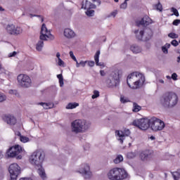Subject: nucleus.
<instances>
[{"label": "nucleus", "mask_w": 180, "mask_h": 180, "mask_svg": "<svg viewBox=\"0 0 180 180\" xmlns=\"http://www.w3.org/2000/svg\"><path fill=\"white\" fill-rule=\"evenodd\" d=\"M17 79L20 86L22 88H29L32 85V79L26 75H19Z\"/></svg>", "instance_id": "10"}, {"label": "nucleus", "mask_w": 180, "mask_h": 180, "mask_svg": "<svg viewBox=\"0 0 180 180\" xmlns=\"http://www.w3.org/2000/svg\"><path fill=\"white\" fill-rule=\"evenodd\" d=\"M17 54H18V52H16V51L11 52V53H8V58H11L12 57H16Z\"/></svg>", "instance_id": "38"}, {"label": "nucleus", "mask_w": 180, "mask_h": 180, "mask_svg": "<svg viewBox=\"0 0 180 180\" xmlns=\"http://www.w3.org/2000/svg\"><path fill=\"white\" fill-rule=\"evenodd\" d=\"M151 22V18L148 15H145L141 20L136 21V23L137 26H148Z\"/></svg>", "instance_id": "18"}, {"label": "nucleus", "mask_w": 180, "mask_h": 180, "mask_svg": "<svg viewBox=\"0 0 180 180\" xmlns=\"http://www.w3.org/2000/svg\"><path fill=\"white\" fill-rule=\"evenodd\" d=\"M8 172L10 174V180H18V176L20 174V167L18 163H13L9 166Z\"/></svg>", "instance_id": "9"}, {"label": "nucleus", "mask_w": 180, "mask_h": 180, "mask_svg": "<svg viewBox=\"0 0 180 180\" xmlns=\"http://www.w3.org/2000/svg\"><path fill=\"white\" fill-rule=\"evenodd\" d=\"M93 94H94L91 96L92 99H96V98H99V91L94 90Z\"/></svg>", "instance_id": "32"}, {"label": "nucleus", "mask_w": 180, "mask_h": 180, "mask_svg": "<svg viewBox=\"0 0 180 180\" xmlns=\"http://www.w3.org/2000/svg\"><path fill=\"white\" fill-rule=\"evenodd\" d=\"M72 131L78 134V133H85L91 124L85 120H75L71 123Z\"/></svg>", "instance_id": "4"}, {"label": "nucleus", "mask_w": 180, "mask_h": 180, "mask_svg": "<svg viewBox=\"0 0 180 180\" xmlns=\"http://www.w3.org/2000/svg\"><path fill=\"white\" fill-rule=\"evenodd\" d=\"M89 67H94L95 62L94 60L87 61Z\"/></svg>", "instance_id": "46"}, {"label": "nucleus", "mask_w": 180, "mask_h": 180, "mask_svg": "<svg viewBox=\"0 0 180 180\" xmlns=\"http://www.w3.org/2000/svg\"><path fill=\"white\" fill-rule=\"evenodd\" d=\"M57 78L58 79H59V84H60V86H64V77H63V75L62 74H59L57 75Z\"/></svg>", "instance_id": "30"}, {"label": "nucleus", "mask_w": 180, "mask_h": 180, "mask_svg": "<svg viewBox=\"0 0 180 180\" xmlns=\"http://www.w3.org/2000/svg\"><path fill=\"white\" fill-rule=\"evenodd\" d=\"M167 79H172V77L169 75L166 76Z\"/></svg>", "instance_id": "61"}, {"label": "nucleus", "mask_w": 180, "mask_h": 180, "mask_svg": "<svg viewBox=\"0 0 180 180\" xmlns=\"http://www.w3.org/2000/svg\"><path fill=\"white\" fill-rule=\"evenodd\" d=\"M144 82H146V77L138 72L129 74L127 78V84L131 89H139L140 85H143Z\"/></svg>", "instance_id": "3"}, {"label": "nucleus", "mask_w": 180, "mask_h": 180, "mask_svg": "<svg viewBox=\"0 0 180 180\" xmlns=\"http://www.w3.org/2000/svg\"><path fill=\"white\" fill-rule=\"evenodd\" d=\"M178 95L172 91L165 93L160 99V105L165 109H172L178 104Z\"/></svg>", "instance_id": "2"}, {"label": "nucleus", "mask_w": 180, "mask_h": 180, "mask_svg": "<svg viewBox=\"0 0 180 180\" xmlns=\"http://www.w3.org/2000/svg\"><path fill=\"white\" fill-rule=\"evenodd\" d=\"M94 13H95V11H94V10L89 9L86 11V15L87 16H94Z\"/></svg>", "instance_id": "34"}, {"label": "nucleus", "mask_w": 180, "mask_h": 180, "mask_svg": "<svg viewBox=\"0 0 180 180\" xmlns=\"http://www.w3.org/2000/svg\"><path fill=\"white\" fill-rule=\"evenodd\" d=\"M122 161H123V156L122 155H118L114 160V163L120 164V162H122Z\"/></svg>", "instance_id": "31"}, {"label": "nucleus", "mask_w": 180, "mask_h": 180, "mask_svg": "<svg viewBox=\"0 0 180 180\" xmlns=\"http://www.w3.org/2000/svg\"><path fill=\"white\" fill-rule=\"evenodd\" d=\"M39 105L43 106L44 109H50V107H49V104H47V103L41 102L39 103Z\"/></svg>", "instance_id": "37"}, {"label": "nucleus", "mask_w": 180, "mask_h": 180, "mask_svg": "<svg viewBox=\"0 0 180 180\" xmlns=\"http://www.w3.org/2000/svg\"><path fill=\"white\" fill-rule=\"evenodd\" d=\"M168 37H170V39H178L179 36L177 34L172 32L168 34Z\"/></svg>", "instance_id": "35"}, {"label": "nucleus", "mask_w": 180, "mask_h": 180, "mask_svg": "<svg viewBox=\"0 0 180 180\" xmlns=\"http://www.w3.org/2000/svg\"><path fill=\"white\" fill-rule=\"evenodd\" d=\"M86 63H88V61H84V60H81L80 62H79V64H80V65H82V67H85V65H86Z\"/></svg>", "instance_id": "47"}, {"label": "nucleus", "mask_w": 180, "mask_h": 180, "mask_svg": "<svg viewBox=\"0 0 180 180\" xmlns=\"http://www.w3.org/2000/svg\"><path fill=\"white\" fill-rule=\"evenodd\" d=\"M3 120L6 122L7 124H10V126H15V124H16L18 122V120H16V117L11 115H4Z\"/></svg>", "instance_id": "17"}, {"label": "nucleus", "mask_w": 180, "mask_h": 180, "mask_svg": "<svg viewBox=\"0 0 180 180\" xmlns=\"http://www.w3.org/2000/svg\"><path fill=\"white\" fill-rule=\"evenodd\" d=\"M116 15H117V11H115L110 13V16H113V18H115Z\"/></svg>", "instance_id": "52"}, {"label": "nucleus", "mask_w": 180, "mask_h": 180, "mask_svg": "<svg viewBox=\"0 0 180 180\" xmlns=\"http://www.w3.org/2000/svg\"><path fill=\"white\" fill-rule=\"evenodd\" d=\"M162 51H163L165 54H168V49L167 48V46H162Z\"/></svg>", "instance_id": "45"}, {"label": "nucleus", "mask_w": 180, "mask_h": 180, "mask_svg": "<svg viewBox=\"0 0 180 180\" xmlns=\"http://www.w3.org/2000/svg\"><path fill=\"white\" fill-rule=\"evenodd\" d=\"M130 129H124L122 131H115V134L119 136L118 141H120L121 144H123V141H124L126 137H129V136H130Z\"/></svg>", "instance_id": "15"}, {"label": "nucleus", "mask_w": 180, "mask_h": 180, "mask_svg": "<svg viewBox=\"0 0 180 180\" xmlns=\"http://www.w3.org/2000/svg\"><path fill=\"white\" fill-rule=\"evenodd\" d=\"M171 174L174 180L180 179V169H177L176 172H171Z\"/></svg>", "instance_id": "26"}, {"label": "nucleus", "mask_w": 180, "mask_h": 180, "mask_svg": "<svg viewBox=\"0 0 180 180\" xmlns=\"http://www.w3.org/2000/svg\"><path fill=\"white\" fill-rule=\"evenodd\" d=\"M60 52H58V53H56V57H57L58 60H60Z\"/></svg>", "instance_id": "58"}, {"label": "nucleus", "mask_w": 180, "mask_h": 180, "mask_svg": "<svg viewBox=\"0 0 180 180\" xmlns=\"http://www.w3.org/2000/svg\"><path fill=\"white\" fill-rule=\"evenodd\" d=\"M6 30L8 34H11L13 36H19V34H22L23 30L20 27H15L13 24H8L6 27Z\"/></svg>", "instance_id": "11"}, {"label": "nucleus", "mask_w": 180, "mask_h": 180, "mask_svg": "<svg viewBox=\"0 0 180 180\" xmlns=\"http://www.w3.org/2000/svg\"><path fill=\"white\" fill-rule=\"evenodd\" d=\"M46 104L48 105L49 108H50V109H51L52 108H54V104L51 103H46Z\"/></svg>", "instance_id": "54"}, {"label": "nucleus", "mask_w": 180, "mask_h": 180, "mask_svg": "<svg viewBox=\"0 0 180 180\" xmlns=\"http://www.w3.org/2000/svg\"><path fill=\"white\" fill-rule=\"evenodd\" d=\"M9 94L11 95H16V94H18V91L16 90H9Z\"/></svg>", "instance_id": "49"}, {"label": "nucleus", "mask_w": 180, "mask_h": 180, "mask_svg": "<svg viewBox=\"0 0 180 180\" xmlns=\"http://www.w3.org/2000/svg\"><path fill=\"white\" fill-rule=\"evenodd\" d=\"M75 63H76V67H77V68H79L80 64H79V63H78V60L75 61Z\"/></svg>", "instance_id": "57"}, {"label": "nucleus", "mask_w": 180, "mask_h": 180, "mask_svg": "<svg viewBox=\"0 0 180 180\" xmlns=\"http://www.w3.org/2000/svg\"><path fill=\"white\" fill-rule=\"evenodd\" d=\"M40 40L47 41V39H50L51 40H54V36L51 34L50 31L47 30V27H46V24H42L40 32Z\"/></svg>", "instance_id": "12"}, {"label": "nucleus", "mask_w": 180, "mask_h": 180, "mask_svg": "<svg viewBox=\"0 0 180 180\" xmlns=\"http://www.w3.org/2000/svg\"><path fill=\"white\" fill-rule=\"evenodd\" d=\"M63 34L67 39H74L75 37V32L70 28H65Z\"/></svg>", "instance_id": "20"}, {"label": "nucleus", "mask_w": 180, "mask_h": 180, "mask_svg": "<svg viewBox=\"0 0 180 180\" xmlns=\"http://www.w3.org/2000/svg\"><path fill=\"white\" fill-rule=\"evenodd\" d=\"M153 8L156 11H159V12H162V4H161V2L158 1V4L153 5Z\"/></svg>", "instance_id": "28"}, {"label": "nucleus", "mask_w": 180, "mask_h": 180, "mask_svg": "<svg viewBox=\"0 0 180 180\" xmlns=\"http://www.w3.org/2000/svg\"><path fill=\"white\" fill-rule=\"evenodd\" d=\"M150 139L153 141V140H155V136H151L150 137Z\"/></svg>", "instance_id": "63"}, {"label": "nucleus", "mask_w": 180, "mask_h": 180, "mask_svg": "<svg viewBox=\"0 0 180 180\" xmlns=\"http://www.w3.org/2000/svg\"><path fill=\"white\" fill-rule=\"evenodd\" d=\"M159 82L160 84H164V80L163 79H159Z\"/></svg>", "instance_id": "64"}, {"label": "nucleus", "mask_w": 180, "mask_h": 180, "mask_svg": "<svg viewBox=\"0 0 180 180\" xmlns=\"http://www.w3.org/2000/svg\"><path fill=\"white\" fill-rule=\"evenodd\" d=\"M120 102H121L122 103H127V102H129V101L124 99V97H121V98H120Z\"/></svg>", "instance_id": "48"}, {"label": "nucleus", "mask_w": 180, "mask_h": 180, "mask_svg": "<svg viewBox=\"0 0 180 180\" xmlns=\"http://www.w3.org/2000/svg\"><path fill=\"white\" fill-rule=\"evenodd\" d=\"M22 151H23V148H22V146L19 145H15V146L10 148L6 152V154L8 157L13 158V157L19 155V154H20Z\"/></svg>", "instance_id": "13"}, {"label": "nucleus", "mask_w": 180, "mask_h": 180, "mask_svg": "<svg viewBox=\"0 0 180 180\" xmlns=\"http://www.w3.org/2000/svg\"><path fill=\"white\" fill-rule=\"evenodd\" d=\"M150 129L153 131H161V130H163L164 127H165V123L164 121L155 117H150Z\"/></svg>", "instance_id": "8"}, {"label": "nucleus", "mask_w": 180, "mask_h": 180, "mask_svg": "<svg viewBox=\"0 0 180 180\" xmlns=\"http://www.w3.org/2000/svg\"><path fill=\"white\" fill-rule=\"evenodd\" d=\"M179 44V43L176 39L171 41V45L174 46V47H176V46H178Z\"/></svg>", "instance_id": "41"}, {"label": "nucleus", "mask_w": 180, "mask_h": 180, "mask_svg": "<svg viewBox=\"0 0 180 180\" xmlns=\"http://www.w3.org/2000/svg\"><path fill=\"white\" fill-rule=\"evenodd\" d=\"M58 65H60L61 67V65H64V61H63V60L61 59H58Z\"/></svg>", "instance_id": "51"}, {"label": "nucleus", "mask_w": 180, "mask_h": 180, "mask_svg": "<svg viewBox=\"0 0 180 180\" xmlns=\"http://www.w3.org/2000/svg\"><path fill=\"white\" fill-rule=\"evenodd\" d=\"M79 172L82 174L85 179H89L92 176V172H91V168L88 164L82 165Z\"/></svg>", "instance_id": "14"}, {"label": "nucleus", "mask_w": 180, "mask_h": 180, "mask_svg": "<svg viewBox=\"0 0 180 180\" xmlns=\"http://www.w3.org/2000/svg\"><path fill=\"white\" fill-rule=\"evenodd\" d=\"M44 46V42L43 41V40L41 39L36 44V50L37 51H41V50H43Z\"/></svg>", "instance_id": "25"}, {"label": "nucleus", "mask_w": 180, "mask_h": 180, "mask_svg": "<svg viewBox=\"0 0 180 180\" xmlns=\"http://www.w3.org/2000/svg\"><path fill=\"white\" fill-rule=\"evenodd\" d=\"M4 101H6V96L4 94H0V102H4Z\"/></svg>", "instance_id": "39"}, {"label": "nucleus", "mask_w": 180, "mask_h": 180, "mask_svg": "<svg viewBox=\"0 0 180 180\" xmlns=\"http://www.w3.org/2000/svg\"><path fill=\"white\" fill-rule=\"evenodd\" d=\"M126 8H127V1H126L124 0V3H122L121 5H120V8L121 9H126Z\"/></svg>", "instance_id": "40"}, {"label": "nucleus", "mask_w": 180, "mask_h": 180, "mask_svg": "<svg viewBox=\"0 0 180 180\" xmlns=\"http://www.w3.org/2000/svg\"><path fill=\"white\" fill-rule=\"evenodd\" d=\"M172 79H173V81H176L178 79V75H176V73H173L172 75Z\"/></svg>", "instance_id": "44"}, {"label": "nucleus", "mask_w": 180, "mask_h": 180, "mask_svg": "<svg viewBox=\"0 0 180 180\" xmlns=\"http://www.w3.org/2000/svg\"><path fill=\"white\" fill-rule=\"evenodd\" d=\"M119 174L118 176L120 177V180L126 179V178L129 177V174H127V172L124 170V169L118 168Z\"/></svg>", "instance_id": "21"}, {"label": "nucleus", "mask_w": 180, "mask_h": 180, "mask_svg": "<svg viewBox=\"0 0 180 180\" xmlns=\"http://www.w3.org/2000/svg\"><path fill=\"white\" fill-rule=\"evenodd\" d=\"M130 50L134 53V54H139V53H141V48L140 46L134 44L131 46Z\"/></svg>", "instance_id": "22"}, {"label": "nucleus", "mask_w": 180, "mask_h": 180, "mask_svg": "<svg viewBox=\"0 0 180 180\" xmlns=\"http://www.w3.org/2000/svg\"><path fill=\"white\" fill-rule=\"evenodd\" d=\"M44 152L42 150L34 151L30 158V162L32 165H35L38 169V173L42 179L46 178V172L43 168L42 164L44 161Z\"/></svg>", "instance_id": "1"}, {"label": "nucleus", "mask_w": 180, "mask_h": 180, "mask_svg": "<svg viewBox=\"0 0 180 180\" xmlns=\"http://www.w3.org/2000/svg\"><path fill=\"white\" fill-rule=\"evenodd\" d=\"M82 8H84V9H96V5L88 1V0L86 1V5L84 6V4L82 5Z\"/></svg>", "instance_id": "24"}, {"label": "nucleus", "mask_w": 180, "mask_h": 180, "mask_svg": "<svg viewBox=\"0 0 180 180\" xmlns=\"http://www.w3.org/2000/svg\"><path fill=\"white\" fill-rule=\"evenodd\" d=\"M134 156H135V155L134 153H129L127 154L128 158H134Z\"/></svg>", "instance_id": "50"}, {"label": "nucleus", "mask_w": 180, "mask_h": 180, "mask_svg": "<svg viewBox=\"0 0 180 180\" xmlns=\"http://www.w3.org/2000/svg\"><path fill=\"white\" fill-rule=\"evenodd\" d=\"M78 106H79L78 103H69L66 106V109H75Z\"/></svg>", "instance_id": "27"}, {"label": "nucleus", "mask_w": 180, "mask_h": 180, "mask_svg": "<svg viewBox=\"0 0 180 180\" xmlns=\"http://www.w3.org/2000/svg\"><path fill=\"white\" fill-rule=\"evenodd\" d=\"M119 168L115 167L112 169L110 170L108 173V177L110 180H120V177L119 176Z\"/></svg>", "instance_id": "16"}, {"label": "nucleus", "mask_w": 180, "mask_h": 180, "mask_svg": "<svg viewBox=\"0 0 180 180\" xmlns=\"http://www.w3.org/2000/svg\"><path fill=\"white\" fill-rule=\"evenodd\" d=\"M20 140L22 143H27V141H29V138L26 136H20Z\"/></svg>", "instance_id": "33"}, {"label": "nucleus", "mask_w": 180, "mask_h": 180, "mask_svg": "<svg viewBox=\"0 0 180 180\" xmlns=\"http://www.w3.org/2000/svg\"><path fill=\"white\" fill-rule=\"evenodd\" d=\"M17 160H22V155H18L17 156Z\"/></svg>", "instance_id": "60"}, {"label": "nucleus", "mask_w": 180, "mask_h": 180, "mask_svg": "<svg viewBox=\"0 0 180 180\" xmlns=\"http://www.w3.org/2000/svg\"><path fill=\"white\" fill-rule=\"evenodd\" d=\"M151 157V151L148 150H143L140 154V158L142 161H148Z\"/></svg>", "instance_id": "19"}, {"label": "nucleus", "mask_w": 180, "mask_h": 180, "mask_svg": "<svg viewBox=\"0 0 180 180\" xmlns=\"http://www.w3.org/2000/svg\"><path fill=\"white\" fill-rule=\"evenodd\" d=\"M133 126L139 127L141 130H147L149 127H151V118H141L139 120H135L132 122Z\"/></svg>", "instance_id": "6"}, {"label": "nucleus", "mask_w": 180, "mask_h": 180, "mask_svg": "<svg viewBox=\"0 0 180 180\" xmlns=\"http://www.w3.org/2000/svg\"><path fill=\"white\" fill-rule=\"evenodd\" d=\"M69 54L71 58H72L75 61H77V58L75 57V56H74V52H72V51H70Z\"/></svg>", "instance_id": "43"}, {"label": "nucleus", "mask_w": 180, "mask_h": 180, "mask_svg": "<svg viewBox=\"0 0 180 180\" xmlns=\"http://www.w3.org/2000/svg\"><path fill=\"white\" fill-rule=\"evenodd\" d=\"M134 34H136V37L137 40L140 41H148L153 37V30L151 29H148L145 33L144 37V30L139 31L136 30L134 31Z\"/></svg>", "instance_id": "7"}, {"label": "nucleus", "mask_w": 180, "mask_h": 180, "mask_svg": "<svg viewBox=\"0 0 180 180\" xmlns=\"http://www.w3.org/2000/svg\"><path fill=\"white\" fill-rule=\"evenodd\" d=\"M30 16H31V18H33V17L41 18V15H33L32 13L30 14Z\"/></svg>", "instance_id": "55"}, {"label": "nucleus", "mask_w": 180, "mask_h": 180, "mask_svg": "<svg viewBox=\"0 0 180 180\" xmlns=\"http://www.w3.org/2000/svg\"><path fill=\"white\" fill-rule=\"evenodd\" d=\"M172 12H173L172 15H174L175 16H179V12H178V10L175 8H171Z\"/></svg>", "instance_id": "36"}, {"label": "nucleus", "mask_w": 180, "mask_h": 180, "mask_svg": "<svg viewBox=\"0 0 180 180\" xmlns=\"http://www.w3.org/2000/svg\"><path fill=\"white\" fill-rule=\"evenodd\" d=\"M120 74L122 71L115 70L107 79L106 84L108 88H116L120 84Z\"/></svg>", "instance_id": "5"}, {"label": "nucleus", "mask_w": 180, "mask_h": 180, "mask_svg": "<svg viewBox=\"0 0 180 180\" xmlns=\"http://www.w3.org/2000/svg\"><path fill=\"white\" fill-rule=\"evenodd\" d=\"M99 56H101V51H97L94 55V60L96 65L101 67V65H103V63H99Z\"/></svg>", "instance_id": "23"}, {"label": "nucleus", "mask_w": 180, "mask_h": 180, "mask_svg": "<svg viewBox=\"0 0 180 180\" xmlns=\"http://www.w3.org/2000/svg\"><path fill=\"white\" fill-rule=\"evenodd\" d=\"M165 47H166V48H167V49H169V47H171V44H166L165 45Z\"/></svg>", "instance_id": "59"}, {"label": "nucleus", "mask_w": 180, "mask_h": 180, "mask_svg": "<svg viewBox=\"0 0 180 180\" xmlns=\"http://www.w3.org/2000/svg\"><path fill=\"white\" fill-rule=\"evenodd\" d=\"M100 74H101V77H105L106 75L105 70H100Z\"/></svg>", "instance_id": "53"}, {"label": "nucleus", "mask_w": 180, "mask_h": 180, "mask_svg": "<svg viewBox=\"0 0 180 180\" xmlns=\"http://www.w3.org/2000/svg\"><path fill=\"white\" fill-rule=\"evenodd\" d=\"M134 81H136V79H131V85L133 84V82H134Z\"/></svg>", "instance_id": "62"}, {"label": "nucleus", "mask_w": 180, "mask_h": 180, "mask_svg": "<svg viewBox=\"0 0 180 180\" xmlns=\"http://www.w3.org/2000/svg\"><path fill=\"white\" fill-rule=\"evenodd\" d=\"M179 23H180V20L179 19H176L173 21L172 25L174 26H178V25H179Z\"/></svg>", "instance_id": "42"}, {"label": "nucleus", "mask_w": 180, "mask_h": 180, "mask_svg": "<svg viewBox=\"0 0 180 180\" xmlns=\"http://www.w3.org/2000/svg\"><path fill=\"white\" fill-rule=\"evenodd\" d=\"M95 2H97L98 6H99L101 4H102V1L101 0H96Z\"/></svg>", "instance_id": "56"}, {"label": "nucleus", "mask_w": 180, "mask_h": 180, "mask_svg": "<svg viewBox=\"0 0 180 180\" xmlns=\"http://www.w3.org/2000/svg\"><path fill=\"white\" fill-rule=\"evenodd\" d=\"M141 110V106L139 105V104H137V103H133V112H140V110Z\"/></svg>", "instance_id": "29"}]
</instances>
